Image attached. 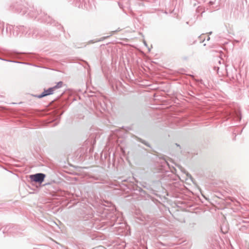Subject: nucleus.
I'll return each instance as SVG.
<instances>
[{
	"label": "nucleus",
	"instance_id": "nucleus-1",
	"mask_svg": "<svg viewBox=\"0 0 249 249\" xmlns=\"http://www.w3.org/2000/svg\"><path fill=\"white\" fill-rule=\"evenodd\" d=\"M62 82H58L57 84V85L54 86L53 87L50 88L46 90H44V91L41 94L38 95V97L39 98H41L46 96L53 94L55 90L62 87Z\"/></svg>",
	"mask_w": 249,
	"mask_h": 249
},
{
	"label": "nucleus",
	"instance_id": "nucleus-2",
	"mask_svg": "<svg viewBox=\"0 0 249 249\" xmlns=\"http://www.w3.org/2000/svg\"><path fill=\"white\" fill-rule=\"evenodd\" d=\"M45 175L43 174L38 173L35 175H32L30 176V178L36 182L42 183L44 179Z\"/></svg>",
	"mask_w": 249,
	"mask_h": 249
},
{
	"label": "nucleus",
	"instance_id": "nucleus-3",
	"mask_svg": "<svg viewBox=\"0 0 249 249\" xmlns=\"http://www.w3.org/2000/svg\"><path fill=\"white\" fill-rule=\"evenodd\" d=\"M94 42H95V41H93L92 40H91L89 42V44H90V43H94Z\"/></svg>",
	"mask_w": 249,
	"mask_h": 249
}]
</instances>
